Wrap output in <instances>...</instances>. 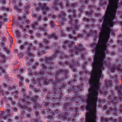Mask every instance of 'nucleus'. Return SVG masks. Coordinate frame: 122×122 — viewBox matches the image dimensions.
Listing matches in <instances>:
<instances>
[{"mask_svg":"<svg viewBox=\"0 0 122 122\" xmlns=\"http://www.w3.org/2000/svg\"><path fill=\"white\" fill-rule=\"evenodd\" d=\"M66 15L64 12H62L59 14L58 17L63 21H66L67 20L66 18Z\"/></svg>","mask_w":122,"mask_h":122,"instance_id":"1a4fd4ad","label":"nucleus"},{"mask_svg":"<svg viewBox=\"0 0 122 122\" xmlns=\"http://www.w3.org/2000/svg\"><path fill=\"white\" fill-rule=\"evenodd\" d=\"M24 19V20L25 21V23H26V24H28L29 23V20L27 19Z\"/></svg>","mask_w":122,"mask_h":122,"instance_id":"338daca9","label":"nucleus"},{"mask_svg":"<svg viewBox=\"0 0 122 122\" xmlns=\"http://www.w3.org/2000/svg\"><path fill=\"white\" fill-rule=\"evenodd\" d=\"M15 33L17 34H18L19 33V31L17 29H16L14 30Z\"/></svg>","mask_w":122,"mask_h":122,"instance_id":"e2e57ef3","label":"nucleus"},{"mask_svg":"<svg viewBox=\"0 0 122 122\" xmlns=\"http://www.w3.org/2000/svg\"><path fill=\"white\" fill-rule=\"evenodd\" d=\"M19 86L20 87H21L22 88L23 87H25L24 86V85L23 83L21 81H19Z\"/></svg>","mask_w":122,"mask_h":122,"instance_id":"58836bf2","label":"nucleus"},{"mask_svg":"<svg viewBox=\"0 0 122 122\" xmlns=\"http://www.w3.org/2000/svg\"><path fill=\"white\" fill-rule=\"evenodd\" d=\"M68 12L69 13H70L71 12L73 13V16L74 18H76L77 17V15L75 14L76 12V10H69Z\"/></svg>","mask_w":122,"mask_h":122,"instance_id":"5701e85b","label":"nucleus"},{"mask_svg":"<svg viewBox=\"0 0 122 122\" xmlns=\"http://www.w3.org/2000/svg\"><path fill=\"white\" fill-rule=\"evenodd\" d=\"M48 17L51 16V18L53 19H55L57 18V15H55L54 14H50L49 15H48Z\"/></svg>","mask_w":122,"mask_h":122,"instance_id":"393cba45","label":"nucleus"},{"mask_svg":"<svg viewBox=\"0 0 122 122\" xmlns=\"http://www.w3.org/2000/svg\"><path fill=\"white\" fill-rule=\"evenodd\" d=\"M60 6V7L61 8V9H63L64 8V6L63 5V4H62V3H60V5H59V6H57V7H58V9H59V6Z\"/></svg>","mask_w":122,"mask_h":122,"instance_id":"09e8293b","label":"nucleus"},{"mask_svg":"<svg viewBox=\"0 0 122 122\" xmlns=\"http://www.w3.org/2000/svg\"><path fill=\"white\" fill-rule=\"evenodd\" d=\"M24 71V70L23 69H20L19 71V73H18V74L20 73V74H21L22 72H23Z\"/></svg>","mask_w":122,"mask_h":122,"instance_id":"69168bd1","label":"nucleus"},{"mask_svg":"<svg viewBox=\"0 0 122 122\" xmlns=\"http://www.w3.org/2000/svg\"><path fill=\"white\" fill-rule=\"evenodd\" d=\"M108 99H109V101L110 103L112 104H114V105L113 106L115 107L116 106L115 104L117 103L118 102V99L116 97H114L112 98H110L109 97Z\"/></svg>","mask_w":122,"mask_h":122,"instance_id":"9d476101","label":"nucleus"},{"mask_svg":"<svg viewBox=\"0 0 122 122\" xmlns=\"http://www.w3.org/2000/svg\"><path fill=\"white\" fill-rule=\"evenodd\" d=\"M66 84L65 83H63L61 86V87L62 89H64L66 88Z\"/></svg>","mask_w":122,"mask_h":122,"instance_id":"2f4dec72","label":"nucleus"},{"mask_svg":"<svg viewBox=\"0 0 122 122\" xmlns=\"http://www.w3.org/2000/svg\"><path fill=\"white\" fill-rule=\"evenodd\" d=\"M38 21H39L41 19V16L38 14L37 18H36Z\"/></svg>","mask_w":122,"mask_h":122,"instance_id":"72a5a7b5","label":"nucleus"},{"mask_svg":"<svg viewBox=\"0 0 122 122\" xmlns=\"http://www.w3.org/2000/svg\"><path fill=\"white\" fill-rule=\"evenodd\" d=\"M69 71L68 70H64L63 69H61L55 74V79L56 82H57L62 81V80L60 79L58 77L60 73H64L66 76L65 78H67L68 76L67 74L68 72Z\"/></svg>","mask_w":122,"mask_h":122,"instance_id":"7ed1b4c3","label":"nucleus"},{"mask_svg":"<svg viewBox=\"0 0 122 122\" xmlns=\"http://www.w3.org/2000/svg\"><path fill=\"white\" fill-rule=\"evenodd\" d=\"M68 36H69V38H70L71 39L74 38L75 39H76L77 38V37H74L73 36L71 35H70V34Z\"/></svg>","mask_w":122,"mask_h":122,"instance_id":"8fccbe9b","label":"nucleus"},{"mask_svg":"<svg viewBox=\"0 0 122 122\" xmlns=\"http://www.w3.org/2000/svg\"><path fill=\"white\" fill-rule=\"evenodd\" d=\"M65 64L66 65H69L70 66V67L73 69V71H76V68H74L73 67L74 65L75 64L76 65H79V62L78 60H77L76 61L75 63L73 62L72 64L71 63H70V64L69 62H68L66 61L65 62Z\"/></svg>","mask_w":122,"mask_h":122,"instance_id":"0eeeda50","label":"nucleus"},{"mask_svg":"<svg viewBox=\"0 0 122 122\" xmlns=\"http://www.w3.org/2000/svg\"><path fill=\"white\" fill-rule=\"evenodd\" d=\"M17 77L18 78H19L21 81H22L23 80V77L20 74H17Z\"/></svg>","mask_w":122,"mask_h":122,"instance_id":"c756f323","label":"nucleus"},{"mask_svg":"<svg viewBox=\"0 0 122 122\" xmlns=\"http://www.w3.org/2000/svg\"><path fill=\"white\" fill-rule=\"evenodd\" d=\"M101 122H108V118L103 117H101Z\"/></svg>","mask_w":122,"mask_h":122,"instance_id":"b1692460","label":"nucleus"},{"mask_svg":"<svg viewBox=\"0 0 122 122\" xmlns=\"http://www.w3.org/2000/svg\"><path fill=\"white\" fill-rule=\"evenodd\" d=\"M39 6L41 10L42 11L45 10L46 11L48 12L50 10V8L45 4H42L41 3H39Z\"/></svg>","mask_w":122,"mask_h":122,"instance_id":"6e6552de","label":"nucleus"},{"mask_svg":"<svg viewBox=\"0 0 122 122\" xmlns=\"http://www.w3.org/2000/svg\"><path fill=\"white\" fill-rule=\"evenodd\" d=\"M14 9L17 11H20L21 10L17 6H15L14 7Z\"/></svg>","mask_w":122,"mask_h":122,"instance_id":"37998d69","label":"nucleus"},{"mask_svg":"<svg viewBox=\"0 0 122 122\" xmlns=\"http://www.w3.org/2000/svg\"><path fill=\"white\" fill-rule=\"evenodd\" d=\"M26 102V103H25V106H26L27 107H23L22 106H21L20 107L21 108L23 109H26V108H27V110L28 112H31L32 111L31 108L30 107H27V105H30V103L29 102Z\"/></svg>","mask_w":122,"mask_h":122,"instance_id":"f8f14e48","label":"nucleus"},{"mask_svg":"<svg viewBox=\"0 0 122 122\" xmlns=\"http://www.w3.org/2000/svg\"><path fill=\"white\" fill-rule=\"evenodd\" d=\"M47 118L49 119L51 121H53V118L52 117V116L51 115H48Z\"/></svg>","mask_w":122,"mask_h":122,"instance_id":"de8ad7c7","label":"nucleus"},{"mask_svg":"<svg viewBox=\"0 0 122 122\" xmlns=\"http://www.w3.org/2000/svg\"><path fill=\"white\" fill-rule=\"evenodd\" d=\"M3 86L5 88H8V90L9 91H10L11 89H12L11 88V87H10V86H7L6 84L3 83Z\"/></svg>","mask_w":122,"mask_h":122,"instance_id":"bb28decb","label":"nucleus"},{"mask_svg":"<svg viewBox=\"0 0 122 122\" xmlns=\"http://www.w3.org/2000/svg\"><path fill=\"white\" fill-rule=\"evenodd\" d=\"M73 27H68L66 28V31L67 32H69L70 31L73 30Z\"/></svg>","mask_w":122,"mask_h":122,"instance_id":"cd10ccee","label":"nucleus"},{"mask_svg":"<svg viewBox=\"0 0 122 122\" xmlns=\"http://www.w3.org/2000/svg\"><path fill=\"white\" fill-rule=\"evenodd\" d=\"M105 83L107 87H111L112 85V82L110 80H106L105 81Z\"/></svg>","mask_w":122,"mask_h":122,"instance_id":"a211bd4d","label":"nucleus"},{"mask_svg":"<svg viewBox=\"0 0 122 122\" xmlns=\"http://www.w3.org/2000/svg\"><path fill=\"white\" fill-rule=\"evenodd\" d=\"M1 118L5 120L7 119L8 122H11L12 121L9 115H5L3 111L0 112V119Z\"/></svg>","mask_w":122,"mask_h":122,"instance_id":"20e7f679","label":"nucleus"},{"mask_svg":"<svg viewBox=\"0 0 122 122\" xmlns=\"http://www.w3.org/2000/svg\"><path fill=\"white\" fill-rule=\"evenodd\" d=\"M26 90V89L25 88V87H24L22 88V89L21 90V91L22 92L25 93V92Z\"/></svg>","mask_w":122,"mask_h":122,"instance_id":"49530a36","label":"nucleus"},{"mask_svg":"<svg viewBox=\"0 0 122 122\" xmlns=\"http://www.w3.org/2000/svg\"><path fill=\"white\" fill-rule=\"evenodd\" d=\"M14 22H15L14 23L17 24V25H19L20 24L19 23V22L17 20H14Z\"/></svg>","mask_w":122,"mask_h":122,"instance_id":"052dcab7","label":"nucleus"},{"mask_svg":"<svg viewBox=\"0 0 122 122\" xmlns=\"http://www.w3.org/2000/svg\"><path fill=\"white\" fill-rule=\"evenodd\" d=\"M50 25L51 27H55L56 25L54 24V23L52 21H51L50 22Z\"/></svg>","mask_w":122,"mask_h":122,"instance_id":"c9c22d12","label":"nucleus"},{"mask_svg":"<svg viewBox=\"0 0 122 122\" xmlns=\"http://www.w3.org/2000/svg\"><path fill=\"white\" fill-rule=\"evenodd\" d=\"M50 103L49 102L45 103V105L46 107H50Z\"/></svg>","mask_w":122,"mask_h":122,"instance_id":"864d4df0","label":"nucleus"},{"mask_svg":"<svg viewBox=\"0 0 122 122\" xmlns=\"http://www.w3.org/2000/svg\"><path fill=\"white\" fill-rule=\"evenodd\" d=\"M9 9L8 8H6L4 7H2L1 8V10L2 11H4L5 10H7V11H8L9 10Z\"/></svg>","mask_w":122,"mask_h":122,"instance_id":"ea45409f","label":"nucleus"},{"mask_svg":"<svg viewBox=\"0 0 122 122\" xmlns=\"http://www.w3.org/2000/svg\"><path fill=\"white\" fill-rule=\"evenodd\" d=\"M60 0H55L54 4L53 6V9L55 11H57L58 10V7L57 6H59V4L58 3Z\"/></svg>","mask_w":122,"mask_h":122,"instance_id":"ddd939ff","label":"nucleus"},{"mask_svg":"<svg viewBox=\"0 0 122 122\" xmlns=\"http://www.w3.org/2000/svg\"><path fill=\"white\" fill-rule=\"evenodd\" d=\"M48 38L49 39L54 38L55 39H57L58 38V36L56 33H54L48 35Z\"/></svg>","mask_w":122,"mask_h":122,"instance_id":"f3484780","label":"nucleus"},{"mask_svg":"<svg viewBox=\"0 0 122 122\" xmlns=\"http://www.w3.org/2000/svg\"><path fill=\"white\" fill-rule=\"evenodd\" d=\"M0 56L1 58L3 59H5V56L1 53H0Z\"/></svg>","mask_w":122,"mask_h":122,"instance_id":"4d7b16f0","label":"nucleus"},{"mask_svg":"<svg viewBox=\"0 0 122 122\" xmlns=\"http://www.w3.org/2000/svg\"><path fill=\"white\" fill-rule=\"evenodd\" d=\"M60 52L57 49L56 51V52L53 54L52 56H50L49 57H46V61L47 63H49V62H51L53 61L54 59L57 56V55L58 53H59Z\"/></svg>","mask_w":122,"mask_h":122,"instance_id":"39448f33","label":"nucleus"},{"mask_svg":"<svg viewBox=\"0 0 122 122\" xmlns=\"http://www.w3.org/2000/svg\"><path fill=\"white\" fill-rule=\"evenodd\" d=\"M63 115H64V116H66L67 117V116H68L69 114V111H66L64 112L63 114Z\"/></svg>","mask_w":122,"mask_h":122,"instance_id":"f704fd0d","label":"nucleus"},{"mask_svg":"<svg viewBox=\"0 0 122 122\" xmlns=\"http://www.w3.org/2000/svg\"><path fill=\"white\" fill-rule=\"evenodd\" d=\"M45 111H46L50 113L51 112V109L49 108H47L46 110H45Z\"/></svg>","mask_w":122,"mask_h":122,"instance_id":"5fc2aeb1","label":"nucleus"},{"mask_svg":"<svg viewBox=\"0 0 122 122\" xmlns=\"http://www.w3.org/2000/svg\"><path fill=\"white\" fill-rule=\"evenodd\" d=\"M4 50V51L6 52V53L7 54H9L10 53V51L9 50H8L5 47Z\"/></svg>","mask_w":122,"mask_h":122,"instance_id":"a18cd8bd","label":"nucleus"},{"mask_svg":"<svg viewBox=\"0 0 122 122\" xmlns=\"http://www.w3.org/2000/svg\"><path fill=\"white\" fill-rule=\"evenodd\" d=\"M70 105V103L68 102L66 103L64 105L63 110L64 111H67L68 109V107Z\"/></svg>","mask_w":122,"mask_h":122,"instance_id":"aec40b11","label":"nucleus"},{"mask_svg":"<svg viewBox=\"0 0 122 122\" xmlns=\"http://www.w3.org/2000/svg\"><path fill=\"white\" fill-rule=\"evenodd\" d=\"M23 17L24 18H22L21 17L18 16L17 18L18 20L19 21H22V20L24 19V18H25V15L23 16Z\"/></svg>","mask_w":122,"mask_h":122,"instance_id":"a19ab883","label":"nucleus"},{"mask_svg":"<svg viewBox=\"0 0 122 122\" xmlns=\"http://www.w3.org/2000/svg\"><path fill=\"white\" fill-rule=\"evenodd\" d=\"M110 93L111 94V96L112 97H113L114 96L113 92L112 90L110 92Z\"/></svg>","mask_w":122,"mask_h":122,"instance_id":"680f3d73","label":"nucleus"},{"mask_svg":"<svg viewBox=\"0 0 122 122\" xmlns=\"http://www.w3.org/2000/svg\"><path fill=\"white\" fill-rule=\"evenodd\" d=\"M120 112L121 113H122V105H121L120 106Z\"/></svg>","mask_w":122,"mask_h":122,"instance_id":"774afa93","label":"nucleus"},{"mask_svg":"<svg viewBox=\"0 0 122 122\" xmlns=\"http://www.w3.org/2000/svg\"><path fill=\"white\" fill-rule=\"evenodd\" d=\"M77 4L76 3H72L70 4L69 3H67L66 4V7L70 9L71 10L72 9L74 8L76 6Z\"/></svg>","mask_w":122,"mask_h":122,"instance_id":"4468645a","label":"nucleus"},{"mask_svg":"<svg viewBox=\"0 0 122 122\" xmlns=\"http://www.w3.org/2000/svg\"><path fill=\"white\" fill-rule=\"evenodd\" d=\"M65 35L64 34L63 30H61V31L60 36L62 37H64L65 36Z\"/></svg>","mask_w":122,"mask_h":122,"instance_id":"c03bdc74","label":"nucleus"},{"mask_svg":"<svg viewBox=\"0 0 122 122\" xmlns=\"http://www.w3.org/2000/svg\"><path fill=\"white\" fill-rule=\"evenodd\" d=\"M48 70L51 71L54 69V67L53 66L50 65L48 67Z\"/></svg>","mask_w":122,"mask_h":122,"instance_id":"c85d7f7f","label":"nucleus"},{"mask_svg":"<svg viewBox=\"0 0 122 122\" xmlns=\"http://www.w3.org/2000/svg\"><path fill=\"white\" fill-rule=\"evenodd\" d=\"M39 91V90L38 89L35 88L34 90V91L35 93H37Z\"/></svg>","mask_w":122,"mask_h":122,"instance_id":"bf43d9fd","label":"nucleus"},{"mask_svg":"<svg viewBox=\"0 0 122 122\" xmlns=\"http://www.w3.org/2000/svg\"><path fill=\"white\" fill-rule=\"evenodd\" d=\"M1 86H0V93L2 95L4 96V92L2 89H1Z\"/></svg>","mask_w":122,"mask_h":122,"instance_id":"3c124183","label":"nucleus"},{"mask_svg":"<svg viewBox=\"0 0 122 122\" xmlns=\"http://www.w3.org/2000/svg\"><path fill=\"white\" fill-rule=\"evenodd\" d=\"M60 103L59 102H56V103L53 104V107H56L59 106L60 105Z\"/></svg>","mask_w":122,"mask_h":122,"instance_id":"7c9ffc66","label":"nucleus"},{"mask_svg":"<svg viewBox=\"0 0 122 122\" xmlns=\"http://www.w3.org/2000/svg\"><path fill=\"white\" fill-rule=\"evenodd\" d=\"M122 88V87L118 86H117L116 87V89L117 90V93L119 96H121L122 97V92L121 91Z\"/></svg>","mask_w":122,"mask_h":122,"instance_id":"2eb2a0df","label":"nucleus"},{"mask_svg":"<svg viewBox=\"0 0 122 122\" xmlns=\"http://www.w3.org/2000/svg\"><path fill=\"white\" fill-rule=\"evenodd\" d=\"M46 63L43 64L41 65V67L43 69L45 70L46 68Z\"/></svg>","mask_w":122,"mask_h":122,"instance_id":"e433bc0d","label":"nucleus"},{"mask_svg":"<svg viewBox=\"0 0 122 122\" xmlns=\"http://www.w3.org/2000/svg\"><path fill=\"white\" fill-rule=\"evenodd\" d=\"M24 55L22 53H20L18 55L20 58L24 56Z\"/></svg>","mask_w":122,"mask_h":122,"instance_id":"6e6d98bb","label":"nucleus"},{"mask_svg":"<svg viewBox=\"0 0 122 122\" xmlns=\"http://www.w3.org/2000/svg\"><path fill=\"white\" fill-rule=\"evenodd\" d=\"M43 44L44 46H42L41 44L40 43L39 44V49L38 51V52L39 54L41 53L42 54H43L46 53L44 50L43 49H45V50H48L50 49V47L48 46V45L50 43V42L46 39H44L43 40Z\"/></svg>","mask_w":122,"mask_h":122,"instance_id":"f03ea898","label":"nucleus"},{"mask_svg":"<svg viewBox=\"0 0 122 122\" xmlns=\"http://www.w3.org/2000/svg\"><path fill=\"white\" fill-rule=\"evenodd\" d=\"M53 80H52L51 79L50 80H49L48 79H46L44 81V83L45 84H48L49 83L51 82H52Z\"/></svg>","mask_w":122,"mask_h":122,"instance_id":"a878e982","label":"nucleus"},{"mask_svg":"<svg viewBox=\"0 0 122 122\" xmlns=\"http://www.w3.org/2000/svg\"><path fill=\"white\" fill-rule=\"evenodd\" d=\"M70 19V24H73L74 23L75 24H77L78 23V20L76 19L75 21H74V20H73V16H72V15H69L68 17Z\"/></svg>","mask_w":122,"mask_h":122,"instance_id":"9b49d317","label":"nucleus"},{"mask_svg":"<svg viewBox=\"0 0 122 122\" xmlns=\"http://www.w3.org/2000/svg\"><path fill=\"white\" fill-rule=\"evenodd\" d=\"M41 107V106L39 105L37 103H35L33 106V107L34 109L37 110L38 109H40V108Z\"/></svg>","mask_w":122,"mask_h":122,"instance_id":"4be33fe9","label":"nucleus"},{"mask_svg":"<svg viewBox=\"0 0 122 122\" xmlns=\"http://www.w3.org/2000/svg\"><path fill=\"white\" fill-rule=\"evenodd\" d=\"M58 117L59 119L61 118V120H62V119H63L64 120H66L67 119L66 116H64V115H63V114H60L59 115Z\"/></svg>","mask_w":122,"mask_h":122,"instance_id":"412c9836","label":"nucleus"},{"mask_svg":"<svg viewBox=\"0 0 122 122\" xmlns=\"http://www.w3.org/2000/svg\"><path fill=\"white\" fill-rule=\"evenodd\" d=\"M30 7V6L29 4H27L26 5L25 7V9L24 11L26 14H27L28 12V10Z\"/></svg>","mask_w":122,"mask_h":122,"instance_id":"6ab92c4d","label":"nucleus"},{"mask_svg":"<svg viewBox=\"0 0 122 122\" xmlns=\"http://www.w3.org/2000/svg\"><path fill=\"white\" fill-rule=\"evenodd\" d=\"M121 65H119L118 66H117L116 67H112L111 69V71L112 72H113L115 70V68L117 70L122 71V68L121 69Z\"/></svg>","mask_w":122,"mask_h":122,"instance_id":"dca6fc26","label":"nucleus"},{"mask_svg":"<svg viewBox=\"0 0 122 122\" xmlns=\"http://www.w3.org/2000/svg\"><path fill=\"white\" fill-rule=\"evenodd\" d=\"M18 6H22L23 5L22 3V2L20 1H19V2H18Z\"/></svg>","mask_w":122,"mask_h":122,"instance_id":"603ef678","label":"nucleus"},{"mask_svg":"<svg viewBox=\"0 0 122 122\" xmlns=\"http://www.w3.org/2000/svg\"><path fill=\"white\" fill-rule=\"evenodd\" d=\"M37 22H35L34 23V24L32 25V27L33 28H36L35 26H37Z\"/></svg>","mask_w":122,"mask_h":122,"instance_id":"473e14b6","label":"nucleus"},{"mask_svg":"<svg viewBox=\"0 0 122 122\" xmlns=\"http://www.w3.org/2000/svg\"><path fill=\"white\" fill-rule=\"evenodd\" d=\"M27 55L28 56L31 58H33L34 56V55L32 53L30 52H29L28 53H27Z\"/></svg>","mask_w":122,"mask_h":122,"instance_id":"4c0bfd02","label":"nucleus"},{"mask_svg":"<svg viewBox=\"0 0 122 122\" xmlns=\"http://www.w3.org/2000/svg\"><path fill=\"white\" fill-rule=\"evenodd\" d=\"M72 27H73V30H78V27L74 25V26H71Z\"/></svg>","mask_w":122,"mask_h":122,"instance_id":"79ce46f5","label":"nucleus"},{"mask_svg":"<svg viewBox=\"0 0 122 122\" xmlns=\"http://www.w3.org/2000/svg\"><path fill=\"white\" fill-rule=\"evenodd\" d=\"M77 100L78 101H76V102L77 103H78V102L79 101L81 103H83L85 101V98L81 97H80L79 94L76 95L74 97H73L72 98V100L73 101H75V100Z\"/></svg>","mask_w":122,"mask_h":122,"instance_id":"423d86ee","label":"nucleus"},{"mask_svg":"<svg viewBox=\"0 0 122 122\" xmlns=\"http://www.w3.org/2000/svg\"><path fill=\"white\" fill-rule=\"evenodd\" d=\"M72 30L73 31L72 33L71 34L72 35H75L76 34V30Z\"/></svg>","mask_w":122,"mask_h":122,"instance_id":"0e129e2a","label":"nucleus"},{"mask_svg":"<svg viewBox=\"0 0 122 122\" xmlns=\"http://www.w3.org/2000/svg\"><path fill=\"white\" fill-rule=\"evenodd\" d=\"M64 45L63 46V48L64 49L66 48L67 46H69V48L71 49L70 50V53L71 56H73V55L75 54L74 52H75L76 54L78 55L81 52V50L82 48L81 47L82 46L80 45L78 46H77L73 47L74 43L73 42H69L68 41H66L64 43Z\"/></svg>","mask_w":122,"mask_h":122,"instance_id":"f257e3e1","label":"nucleus"},{"mask_svg":"<svg viewBox=\"0 0 122 122\" xmlns=\"http://www.w3.org/2000/svg\"><path fill=\"white\" fill-rule=\"evenodd\" d=\"M32 17H34L36 18H37V15L35 13H33L32 14Z\"/></svg>","mask_w":122,"mask_h":122,"instance_id":"13d9d810","label":"nucleus"}]
</instances>
